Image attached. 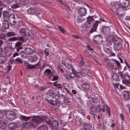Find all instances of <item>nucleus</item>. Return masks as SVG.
Listing matches in <instances>:
<instances>
[{
  "label": "nucleus",
  "instance_id": "obj_1",
  "mask_svg": "<svg viewBox=\"0 0 130 130\" xmlns=\"http://www.w3.org/2000/svg\"><path fill=\"white\" fill-rule=\"evenodd\" d=\"M44 122L47 124L51 125V121L49 120L46 116H38L34 119L31 120L29 122V127L32 128H35L38 124Z\"/></svg>",
  "mask_w": 130,
  "mask_h": 130
},
{
  "label": "nucleus",
  "instance_id": "obj_2",
  "mask_svg": "<svg viewBox=\"0 0 130 130\" xmlns=\"http://www.w3.org/2000/svg\"><path fill=\"white\" fill-rule=\"evenodd\" d=\"M112 40L114 45L113 47L115 50L118 51L120 50L122 46L121 40L118 38H113Z\"/></svg>",
  "mask_w": 130,
  "mask_h": 130
},
{
  "label": "nucleus",
  "instance_id": "obj_3",
  "mask_svg": "<svg viewBox=\"0 0 130 130\" xmlns=\"http://www.w3.org/2000/svg\"><path fill=\"white\" fill-rule=\"evenodd\" d=\"M121 79H123V83L126 84L127 86L130 87V76L129 75L122 72L119 73Z\"/></svg>",
  "mask_w": 130,
  "mask_h": 130
},
{
  "label": "nucleus",
  "instance_id": "obj_4",
  "mask_svg": "<svg viewBox=\"0 0 130 130\" xmlns=\"http://www.w3.org/2000/svg\"><path fill=\"white\" fill-rule=\"evenodd\" d=\"M119 77V76H118L116 73H114L112 75V79L113 82L112 85L116 89H119L118 86L120 81Z\"/></svg>",
  "mask_w": 130,
  "mask_h": 130
},
{
  "label": "nucleus",
  "instance_id": "obj_5",
  "mask_svg": "<svg viewBox=\"0 0 130 130\" xmlns=\"http://www.w3.org/2000/svg\"><path fill=\"white\" fill-rule=\"evenodd\" d=\"M108 65H109L113 69H117L120 67L121 65L119 62L116 60L113 59L111 61L108 62Z\"/></svg>",
  "mask_w": 130,
  "mask_h": 130
},
{
  "label": "nucleus",
  "instance_id": "obj_6",
  "mask_svg": "<svg viewBox=\"0 0 130 130\" xmlns=\"http://www.w3.org/2000/svg\"><path fill=\"white\" fill-rule=\"evenodd\" d=\"M22 126V124L19 121L14 123H10L8 126L9 129L11 130H14L17 128L20 127Z\"/></svg>",
  "mask_w": 130,
  "mask_h": 130
},
{
  "label": "nucleus",
  "instance_id": "obj_7",
  "mask_svg": "<svg viewBox=\"0 0 130 130\" xmlns=\"http://www.w3.org/2000/svg\"><path fill=\"white\" fill-rule=\"evenodd\" d=\"M6 118L9 120L11 121L13 120L15 118L16 114L12 111H7L6 114Z\"/></svg>",
  "mask_w": 130,
  "mask_h": 130
},
{
  "label": "nucleus",
  "instance_id": "obj_8",
  "mask_svg": "<svg viewBox=\"0 0 130 130\" xmlns=\"http://www.w3.org/2000/svg\"><path fill=\"white\" fill-rule=\"evenodd\" d=\"M93 16H89L86 18L87 19V21L86 23L84 25L83 27H86V28H90V25L91 24V22L94 20L93 18Z\"/></svg>",
  "mask_w": 130,
  "mask_h": 130
},
{
  "label": "nucleus",
  "instance_id": "obj_9",
  "mask_svg": "<svg viewBox=\"0 0 130 130\" xmlns=\"http://www.w3.org/2000/svg\"><path fill=\"white\" fill-rule=\"evenodd\" d=\"M102 21L104 22L102 19H100V20L96 21L94 24L93 27L91 29L90 31V33H92L93 32L96 31V29L99 23H100Z\"/></svg>",
  "mask_w": 130,
  "mask_h": 130
},
{
  "label": "nucleus",
  "instance_id": "obj_10",
  "mask_svg": "<svg viewBox=\"0 0 130 130\" xmlns=\"http://www.w3.org/2000/svg\"><path fill=\"white\" fill-rule=\"evenodd\" d=\"M22 44L21 42H17L15 44V47L14 48V51L19 52L20 50L22 49Z\"/></svg>",
  "mask_w": 130,
  "mask_h": 130
},
{
  "label": "nucleus",
  "instance_id": "obj_11",
  "mask_svg": "<svg viewBox=\"0 0 130 130\" xmlns=\"http://www.w3.org/2000/svg\"><path fill=\"white\" fill-rule=\"evenodd\" d=\"M123 97L124 100L126 101H130V92L125 91L122 92Z\"/></svg>",
  "mask_w": 130,
  "mask_h": 130
},
{
  "label": "nucleus",
  "instance_id": "obj_12",
  "mask_svg": "<svg viewBox=\"0 0 130 130\" xmlns=\"http://www.w3.org/2000/svg\"><path fill=\"white\" fill-rule=\"evenodd\" d=\"M66 96L63 94H61L58 97V103L61 104L64 102L66 100Z\"/></svg>",
  "mask_w": 130,
  "mask_h": 130
},
{
  "label": "nucleus",
  "instance_id": "obj_13",
  "mask_svg": "<svg viewBox=\"0 0 130 130\" xmlns=\"http://www.w3.org/2000/svg\"><path fill=\"white\" fill-rule=\"evenodd\" d=\"M7 125V122L5 119L1 120L0 121V127L2 129L6 128Z\"/></svg>",
  "mask_w": 130,
  "mask_h": 130
},
{
  "label": "nucleus",
  "instance_id": "obj_14",
  "mask_svg": "<svg viewBox=\"0 0 130 130\" xmlns=\"http://www.w3.org/2000/svg\"><path fill=\"white\" fill-rule=\"evenodd\" d=\"M19 117V119L21 121H27L30 120L31 118L34 117L32 116L26 117L21 115H20Z\"/></svg>",
  "mask_w": 130,
  "mask_h": 130
},
{
  "label": "nucleus",
  "instance_id": "obj_15",
  "mask_svg": "<svg viewBox=\"0 0 130 130\" xmlns=\"http://www.w3.org/2000/svg\"><path fill=\"white\" fill-rule=\"evenodd\" d=\"M102 37L100 35H97L94 37L93 40L96 43H101L102 41Z\"/></svg>",
  "mask_w": 130,
  "mask_h": 130
},
{
  "label": "nucleus",
  "instance_id": "obj_16",
  "mask_svg": "<svg viewBox=\"0 0 130 130\" xmlns=\"http://www.w3.org/2000/svg\"><path fill=\"white\" fill-rule=\"evenodd\" d=\"M64 6L66 10H70L71 7V4L70 3H67L65 1L63 2L62 5Z\"/></svg>",
  "mask_w": 130,
  "mask_h": 130
},
{
  "label": "nucleus",
  "instance_id": "obj_17",
  "mask_svg": "<svg viewBox=\"0 0 130 130\" xmlns=\"http://www.w3.org/2000/svg\"><path fill=\"white\" fill-rule=\"evenodd\" d=\"M125 8L123 7L122 6L121 7H120L117 11L118 14L120 16L123 15L124 14V13L125 12Z\"/></svg>",
  "mask_w": 130,
  "mask_h": 130
},
{
  "label": "nucleus",
  "instance_id": "obj_18",
  "mask_svg": "<svg viewBox=\"0 0 130 130\" xmlns=\"http://www.w3.org/2000/svg\"><path fill=\"white\" fill-rule=\"evenodd\" d=\"M38 59V57L36 55L28 57V60L31 62H36L37 61Z\"/></svg>",
  "mask_w": 130,
  "mask_h": 130
},
{
  "label": "nucleus",
  "instance_id": "obj_19",
  "mask_svg": "<svg viewBox=\"0 0 130 130\" xmlns=\"http://www.w3.org/2000/svg\"><path fill=\"white\" fill-rule=\"evenodd\" d=\"M37 11L36 8L33 7H31L27 10L28 13L30 14H36V13Z\"/></svg>",
  "mask_w": 130,
  "mask_h": 130
},
{
  "label": "nucleus",
  "instance_id": "obj_20",
  "mask_svg": "<svg viewBox=\"0 0 130 130\" xmlns=\"http://www.w3.org/2000/svg\"><path fill=\"white\" fill-rule=\"evenodd\" d=\"M50 120V119H49ZM50 121H51V120ZM51 125H49L51 127L52 126L53 127V128L54 129H56L58 127V122L55 120L53 121L52 123L51 121Z\"/></svg>",
  "mask_w": 130,
  "mask_h": 130
},
{
  "label": "nucleus",
  "instance_id": "obj_21",
  "mask_svg": "<svg viewBox=\"0 0 130 130\" xmlns=\"http://www.w3.org/2000/svg\"><path fill=\"white\" fill-rule=\"evenodd\" d=\"M110 30V29L108 27L104 26L102 29V31L104 34L107 35L109 34Z\"/></svg>",
  "mask_w": 130,
  "mask_h": 130
},
{
  "label": "nucleus",
  "instance_id": "obj_22",
  "mask_svg": "<svg viewBox=\"0 0 130 130\" xmlns=\"http://www.w3.org/2000/svg\"><path fill=\"white\" fill-rule=\"evenodd\" d=\"M48 102L51 104L54 105L58 103L57 99L56 98L53 97L51 99H49L48 100Z\"/></svg>",
  "mask_w": 130,
  "mask_h": 130
},
{
  "label": "nucleus",
  "instance_id": "obj_23",
  "mask_svg": "<svg viewBox=\"0 0 130 130\" xmlns=\"http://www.w3.org/2000/svg\"><path fill=\"white\" fill-rule=\"evenodd\" d=\"M78 12L79 14L84 16L87 13L86 10L84 8L81 7L78 10Z\"/></svg>",
  "mask_w": 130,
  "mask_h": 130
},
{
  "label": "nucleus",
  "instance_id": "obj_24",
  "mask_svg": "<svg viewBox=\"0 0 130 130\" xmlns=\"http://www.w3.org/2000/svg\"><path fill=\"white\" fill-rule=\"evenodd\" d=\"M55 90H52L49 93V95L50 96H56L59 93V92L57 89H54Z\"/></svg>",
  "mask_w": 130,
  "mask_h": 130
},
{
  "label": "nucleus",
  "instance_id": "obj_25",
  "mask_svg": "<svg viewBox=\"0 0 130 130\" xmlns=\"http://www.w3.org/2000/svg\"><path fill=\"white\" fill-rule=\"evenodd\" d=\"M122 2L121 4L122 6L125 8L127 7L129 4V1L128 0H120Z\"/></svg>",
  "mask_w": 130,
  "mask_h": 130
},
{
  "label": "nucleus",
  "instance_id": "obj_26",
  "mask_svg": "<svg viewBox=\"0 0 130 130\" xmlns=\"http://www.w3.org/2000/svg\"><path fill=\"white\" fill-rule=\"evenodd\" d=\"M25 51L26 54L28 55H31L34 52V51L32 49L29 47L26 48Z\"/></svg>",
  "mask_w": 130,
  "mask_h": 130
},
{
  "label": "nucleus",
  "instance_id": "obj_27",
  "mask_svg": "<svg viewBox=\"0 0 130 130\" xmlns=\"http://www.w3.org/2000/svg\"><path fill=\"white\" fill-rule=\"evenodd\" d=\"M82 87L85 90H88L89 89L90 86L88 83H85L82 85Z\"/></svg>",
  "mask_w": 130,
  "mask_h": 130
},
{
  "label": "nucleus",
  "instance_id": "obj_28",
  "mask_svg": "<svg viewBox=\"0 0 130 130\" xmlns=\"http://www.w3.org/2000/svg\"><path fill=\"white\" fill-rule=\"evenodd\" d=\"M91 128V126L87 123H85L84 126L83 130H90Z\"/></svg>",
  "mask_w": 130,
  "mask_h": 130
},
{
  "label": "nucleus",
  "instance_id": "obj_29",
  "mask_svg": "<svg viewBox=\"0 0 130 130\" xmlns=\"http://www.w3.org/2000/svg\"><path fill=\"white\" fill-rule=\"evenodd\" d=\"M3 27L5 29H7L9 27V24L8 22L7 21H5L3 22Z\"/></svg>",
  "mask_w": 130,
  "mask_h": 130
},
{
  "label": "nucleus",
  "instance_id": "obj_30",
  "mask_svg": "<svg viewBox=\"0 0 130 130\" xmlns=\"http://www.w3.org/2000/svg\"><path fill=\"white\" fill-rule=\"evenodd\" d=\"M10 14L7 11H4L3 12V15L5 19L8 18Z\"/></svg>",
  "mask_w": 130,
  "mask_h": 130
},
{
  "label": "nucleus",
  "instance_id": "obj_31",
  "mask_svg": "<svg viewBox=\"0 0 130 130\" xmlns=\"http://www.w3.org/2000/svg\"><path fill=\"white\" fill-rule=\"evenodd\" d=\"M105 52L107 53L110 54V55L112 56H115V54L112 52L111 51L109 48H106L105 50Z\"/></svg>",
  "mask_w": 130,
  "mask_h": 130
},
{
  "label": "nucleus",
  "instance_id": "obj_32",
  "mask_svg": "<svg viewBox=\"0 0 130 130\" xmlns=\"http://www.w3.org/2000/svg\"><path fill=\"white\" fill-rule=\"evenodd\" d=\"M94 110V112L96 113L99 112L101 110L100 105H97L95 107Z\"/></svg>",
  "mask_w": 130,
  "mask_h": 130
},
{
  "label": "nucleus",
  "instance_id": "obj_33",
  "mask_svg": "<svg viewBox=\"0 0 130 130\" xmlns=\"http://www.w3.org/2000/svg\"><path fill=\"white\" fill-rule=\"evenodd\" d=\"M40 19H41L43 18V14L42 12L40 11H37L36 13V14Z\"/></svg>",
  "mask_w": 130,
  "mask_h": 130
},
{
  "label": "nucleus",
  "instance_id": "obj_34",
  "mask_svg": "<svg viewBox=\"0 0 130 130\" xmlns=\"http://www.w3.org/2000/svg\"><path fill=\"white\" fill-rule=\"evenodd\" d=\"M47 127L46 125L44 124L41 125L38 128L39 130H47Z\"/></svg>",
  "mask_w": 130,
  "mask_h": 130
},
{
  "label": "nucleus",
  "instance_id": "obj_35",
  "mask_svg": "<svg viewBox=\"0 0 130 130\" xmlns=\"http://www.w3.org/2000/svg\"><path fill=\"white\" fill-rule=\"evenodd\" d=\"M113 6L117 11L120 7H122V5L121 4H119V3H115L113 4Z\"/></svg>",
  "mask_w": 130,
  "mask_h": 130
},
{
  "label": "nucleus",
  "instance_id": "obj_36",
  "mask_svg": "<svg viewBox=\"0 0 130 130\" xmlns=\"http://www.w3.org/2000/svg\"><path fill=\"white\" fill-rule=\"evenodd\" d=\"M24 64L27 65V67L29 69L35 68V66H34V65L29 64L28 62H25Z\"/></svg>",
  "mask_w": 130,
  "mask_h": 130
},
{
  "label": "nucleus",
  "instance_id": "obj_37",
  "mask_svg": "<svg viewBox=\"0 0 130 130\" xmlns=\"http://www.w3.org/2000/svg\"><path fill=\"white\" fill-rule=\"evenodd\" d=\"M19 33L22 36H25L26 35L25 30L24 28H21L19 31Z\"/></svg>",
  "mask_w": 130,
  "mask_h": 130
},
{
  "label": "nucleus",
  "instance_id": "obj_38",
  "mask_svg": "<svg viewBox=\"0 0 130 130\" xmlns=\"http://www.w3.org/2000/svg\"><path fill=\"white\" fill-rule=\"evenodd\" d=\"M6 35L8 37H10L11 36H16V34L13 32H8L6 34Z\"/></svg>",
  "mask_w": 130,
  "mask_h": 130
},
{
  "label": "nucleus",
  "instance_id": "obj_39",
  "mask_svg": "<svg viewBox=\"0 0 130 130\" xmlns=\"http://www.w3.org/2000/svg\"><path fill=\"white\" fill-rule=\"evenodd\" d=\"M24 36H18V40L19 42H21V43L23 44V43L24 41Z\"/></svg>",
  "mask_w": 130,
  "mask_h": 130
},
{
  "label": "nucleus",
  "instance_id": "obj_40",
  "mask_svg": "<svg viewBox=\"0 0 130 130\" xmlns=\"http://www.w3.org/2000/svg\"><path fill=\"white\" fill-rule=\"evenodd\" d=\"M6 58L5 56H0V64L4 63L5 61Z\"/></svg>",
  "mask_w": 130,
  "mask_h": 130
},
{
  "label": "nucleus",
  "instance_id": "obj_41",
  "mask_svg": "<svg viewBox=\"0 0 130 130\" xmlns=\"http://www.w3.org/2000/svg\"><path fill=\"white\" fill-rule=\"evenodd\" d=\"M95 106L93 105H92L91 107L90 108L89 110V112L91 114H93L94 113V111L93 109H94L95 107Z\"/></svg>",
  "mask_w": 130,
  "mask_h": 130
},
{
  "label": "nucleus",
  "instance_id": "obj_42",
  "mask_svg": "<svg viewBox=\"0 0 130 130\" xmlns=\"http://www.w3.org/2000/svg\"><path fill=\"white\" fill-rule=\"evenodd\" d=\"M8 19V21L15 19V15L12 14H10Z\"/></svg>",
  "mask_w": 130,
  "mask_h": 130
},
{
  "label": "nucleus",
  "instance_id": "obj_43",
  "mask_svg": "<svg viewBox=\"0 0 130 130\" xmlns=\"http://www.w3.org/2000/svg\"><path fill=\"white\" fill-rule=\"evenodd\" d=\"M30 0H23L22 4L24 5H26L30 4Z\"/></svg>",
  "mask_w": 130,
  "mask_h": 130
},
{
  "label": "nucleus",
  "instance_id": "obj_44",
  "mask_svg": "<svg viewBox=\"0 0 130 130\" xmlns=\"http://www.w3.org/2000/svg\"><path fill=\"white\" fill-rule=\"evenodd\" d=\"M56 82L54 83L53 84L54 86H56V87L55 89H57L59 91L58 89H61L62 88V85L60 84H56Z\"/></svg>",
  "mask_w": 130,
  "mask_h": 130
},
{
  "label": "nucleus",
  "instance_id": "obj_45",
  "mask_svg": "<svg viewBox=\"0 0 130 130\" xmlns=\"http://www.w3.org/2000/svg\"><path fill=\"white\" fill-rule=\"evenodd\" d=\"M18 40V38L17 37H13L9 38L8 40L10 41H14Z\"/></svg>",
  "mask_w": 130,
  "mask_h": 130
},
{
  "label": "nucleus",
  "instance_id": "obj_46",
  "mask_svg": "<svg viewBox=\"0 0 130 130\" xmlns=\"http://www.w3.org/2000/svg\"><path fill=\"white\" fill-rule=\"evenodd\" d=\"M8 21L10 23V24L12 26L14 25L16 23V22L15 21V19Z\"/></svg>",
  "mask_w": 130,
  "mask_h": 130
},
{
  "label": "nucleus",
  "instance_id": "obj_47",
  "mask_svg": "<svg viewBox=\"0 0 130 130\" xmlns=\"http://www.w3.org/2000/svg\"><path fill=\"white\" fill-rule=\"evenodd\" d=\"M82 74L81 72H78L76 73V75L77 78H80L82 77Z\"/></svg>",
  "mask_w": 130,
  "mask_h": 130
},
{
  "label": "nucleus",
  "instance_id": "obj_48",
  "mask_svg": "<svg viewBox=\"0 0 130 130\" xmlns=\"http://www.w3.org/2000/svg\"><path fill=\"white\" fill-rule=\"evenodd\" d=\"M82 15H81L80 14H79V15H78L77 17V20L81 21H84V19L82 17Z\"/></svg>",
  "mask_w": 130,
  "mask_h": 130
},
{
  "label": "nucleus",
  "instance_id": "obj_49",
  "mask_svg": "<svg viewBox=\"0 0 130 130\" xmlns=\"http://www.w3.org/2000/svg\"><path fill=\"white\" fill-rule=\"evenodd\" d=\"M65 66L68 69H70L72 68V65L68 63L65 64Z\"/></svg>",
  "mask_w": 130,
  "mask_h": 130
},
{
  "label": "nucleus",
  "instance_id": "obj_50",
  "mask_svg": "<svg viewBox=\"0 0 130 130\" xmlns=\"http://www.w3.org/2000/svg\"><path fill=\"white\" fill-rule=\"evenodd\" d=\"M15 61L16 62H19L20 63H23V61L20 58H18L16 59L15 60Z\"/></svg>",
  "mask_w": 130,
  "mask_h": 130
},
{
  "label": "nucleus",
  "instance_id": "obj_51",
  "mask_svg": "<svg viewBox=\"0 0 130 130\" xmlns=\"http://www.w3.org/2000/svg\"><path fill=\"white\" fill-rule=\"evenodd\" d=\"M44 23L45 24L46 26L47 27H50L51 26L50 25L51 23L47 21H45L44 22Z\"/></svg>",
  "mask_w": 130,
  "mask_h": 130
},
{
  "label": "nucleus",
  "instance_id": "obj_52",
  "mask_svg": "<svg viewBox=\"0 0 130 130\" xmlns=\"http://www.w3.org/2000/svg\"><path fill=\"white\" fill-rule=\"evenodd\" d=\"M11 7L12 8L16 9L19 7V6L17 4H16L12 5Z\"/></svg>",
  "mask_w": 130,
  "mask_h": 130
},
{
  "label": "nucleus",
  "instance_id": "obj_53",
  "mask_svg": "<svg viewBox=\"0 0 130 130\" xmlns=\"http://www.w3.org/2000/svg\"><path fill=\"white\" fill-rule=\"evenodd\" d=\"M58 28L59 30L62 32V33H64V30L60 26H58Z\"/></svg>",
  "mask_w": 130,
  "mask_h": 130
},
{
  "label": "nucleus",
  "instance_id": "obj_54",
  "mask_svg": "<svg viewBox=\"0 0 130 130\" xmlns=\"http://www.w3.org/2000/svg\"><path fill=\"white\" fill-rule=\"evenodd\" d=\"M82 71L83 73L87 75H88V73L89 72V71L88 70L85 69H83L82 70Z\"/></svg>",
  "mask_w": 130,
  "mask_h": 130
},
{
  "label": "nucleus",
  "instance_id": "obj_55",
  "mask_svg": "<svg viewBox=\"0 0 130 130\" xmlns=\"http://www.w3.org/2000/svg\"><path fill=\"white\" fill-rule=\"evenodd\" d=\"M106 109L107 112L108 113L109 115V117L110 116V108L108 107L106 105Z\"/></svg>",
  "mask_w": 130,
  "mask_h": 130
},
{
  "label": "nucleus",
  "instance_id": "obj_56",
  "mask_svg": "<svg viewBox=\"0 0 130 130\" xmlns=\"http://www.w3.org/2000/svg\"><path fill=\"white\" fill-rule=\"evenodd\" d=\"M23 125L25 127L27 128L29 126V122H26L23 124Z\"/></svg>",
  "mask_w": 130,
  "mask_h": 130
},
{
  "label": "nucleus",
  "instance_id": "obj_57",
  "mask_svg": "<svg viewBox=\"0 0 130 130\" xmlns=\"http://www.w3.org/2000/svg\"><path fill=\"white\" fill-rule=\"evenodd\" d=\"M58 76L54 75L53 76V78H52V79L53 81H55L58 80Z\"/></svg>",
  "mask_w": 130,
  "mask_h": 130
},
{
  "label": "nucleus",
  "instance_id": "obj_58",
  "mask_svg": "<svg viewBox=\"0 0 130 130\" xmlns=\"http://www.w3.org/2000/svg\"><path fill=\"white\" fill-rule=\"evenodd\" d=\"M7 69L8 70V71H10V70L11 69V68L12 67V66L11 65V64H8V65L7 66Z\"/></svg>",
  "mask_w": 130,
  "mask_h": 130
},
{
  "label": "nucleus",
  "instance_id": "obj_59",
  "mask_svg": "<svg viewBox=\"0 0 130 130\" xmlns=\"http://www.w3.org/2000/svg\"><path fill=\"white\" fill-rule=\"evenodd\" d=\"M71 78H73L75 77L76 74L74 73H71L70 74Z\"/></svg>",
  "mask_w": 130,
  "mask_h": 130
},
{
  "label": "nucleus",
  "instance_id": "obj_60",
  "mask_svg": "<svg viewBox=\"0 0 130 130\" xmlns=\"http://www.w3.org/2000/svg\"><path fill=\"white\" fill-rule=\"evenodd\" d=\"M51 71L49 69H47L45 70L44 73H47L50 74L51 73Z\"/></svg>",
  "mask_w": 130,
  "mask_h": 130
},
{
  "label": "nucleus",
  "instance_id": "obj_61",
  "mask_svg": "<svg viewBox=\"0 0 130 130\" xmlns=\"http://www.w3.org/2000/svg\"><path fill=\"white\" fill-rule=\"evenodd\" d=\"M3 6L4 7H6V5L1 0H0V7Z\"/></svg>",
  "mask_w": 130,
  "mask_h": 130
},
{
  "label": "nucleus",
  "instance_id": "obj_62",
  "mask_svg": "<svg viewBox=\"0 0 130 130\" xmlns=\"http://www.w3.org/2000/svg\"><path fill=\"white\" fill-rule=\"evenodd\" d=\"M92 100L93 103H95L98 102V99L94 97L92 98Z\"/></svg>",
  "mask_w": 130,
  "mask_h": 130
},
{
  "label": "nucleus",
  "instance_id": "obj_63",
  "mask_svg": "<svg viewBox=\"0 0 130 130\" xmlns=\"http://www.w3.org/2000/svg\"><path fill=\"white\" fill-rule=\"evenodd\" d=\"M44 53L46 56H48L49 54V52L47 49H46L44 50Z\"/></svg>",
  "mask_w": 130,
  "mask_h": 130
},
{
  "label": "nucleus",
  "instance_id": "obj_64",
  "mask_svg": "<svg viewBox=\"0 0 130 130\" xmlns=\"http://www.w3.org/2000/svg\"><path fill=\"white\" fill-rule=\"evenodd\" d=\"M32 2L36 5L38 4L39 3V1L37 0H34L32 1Z\"/></svg>",
  "mask_w": 130,
  "mask_h": 130
}]
</instances>
